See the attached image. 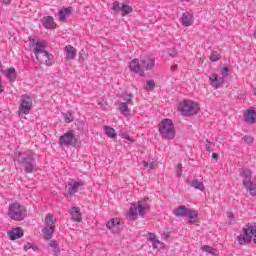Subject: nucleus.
<instances>
[{"instance_id":"nucleus-1","label":"nucleus","mask_w":256,"mask_h":256,"mask_svg":"<svg viewBox=\"0 0 256 256\" xmlns=\"http://www.w3.org/2000/svg\"><path fill=\"white\" fill-rule=\"evenodd\" d=\"M129 67L133 73L145 77V71H151L155 67V58H143L140 63L139 59H134L130 62Z\"/></svg>"},{"instance_id":"nucleus-2","label":"nucleus","mask_w":256,"mask_h":256,"mask_svg":"<svg viewBox=\"0 0 256 256\" xmlns=\"http://www.w3.org/2000/svg\"><path fill=\"white\" fill-rule=\"evenodd\" d=\"M47 45L43 42H37L34 48V54L36 59L42 64L47 65V67H51L53 65V59L55 56L53 54L47 52Z\"/></svg>"},{"instance_id":"nucleus-3","label":"nucleus","mask_w":256,"mask_h":256,"mask_svg":"<svg viewBox=\"0 0 256 256\" xmlns=\"http://www.w3.org/2000/svg\"><path fill=\"white\" fill-rule=\"evenodd\" d=\"M238 245H249L253 243L256 245V224H246L242 229V233L237 237Z\"/></svg>"},{"instance_id":"nucleus-4","label":"nucleus","mask_w":256,"mask_h":256,"mask_svg":"<svg viewBox=\"0 0 256 256\" xmlns=\"http://www.w3.org/2000/svg\"><path fill=\"white\" fill-rule=\"evenodd\" d=\"M158 131L162 139H166L167 141L175 139V124H173V120L170 118H164L160 121Z\"/></svg>"},{"instance_id":"nucleus-5","label":"nucleus","mask_w":256,"mask_h":256,"mask_svg":"<svg viewBox=\"0 0 256 256\" xmlns=\"http://www.w3.org/2000/svg\"><path fill=\"white\" fill-rule=\"evenodd\" d=\"M199 110V104L193 100H183L178 105V111L182 113L183 117H191L193 115H197Z\"/></svg>"},{"instance_id":"nucleus-6","label":"nucleus","mask_w":256,"mask_h":256,"mask_svg":"<svg viewBox=\"0 0 256 256\" xmlns=\"http://www.w3.org/2000/svg\"><path fill=\"white\" fill-rule=\"evenodd\" d=\"M8 217L13 221H23L27 217V209L19 202H14L9 205Z\"/></svg>"},{"instance_id":"nucleus-7","label":"nucleus","mask_w":256,"mask_h":256,"mask_svg":"<svg viewBox=\"0 0 256 256\" xmlns=\"http://www.w3.org/2000/svg\"><path fill=\"white\" fill-rule=\"evenodd\" d=\"M252 173L253 172H251V170L245 169L240 172V177L243 179L242 180L243 187H245V189H247V191H250V195H253V197H255L256 184L253 183V181L251 180Z\"/></svg>"},{"instance_id":"nucleus-8","label":"nucleus","mask_w":256,"mask_h":256,"mask_svg":"<svg viewBox=\"0 0 256 256\" xmlns=\"http://www.w3.org/2000/svg\"><path fill=\"white\" fill-rule=\"evenodd\" d=\"M19 165H24L26 173H33L35 158L31 154L19 153L17 157Z\"/></svg>"},{"instance_id":"nucleus-9","label":"nucleus","mask_w":256,"mask_h":256,"mask_svg":"<svg viewBox=\"0 0 256 256\" xmlns=\"http://www.w3.org/2000/svg\"><path fill=\"white\" fill-rule=\"evenodd\" d=\"M77 143H79V138L75 137V132L73 130H69L64 133L59 138L60 147H77Z\"/></svg>"},{"instance_id":"nucleus-10","label":"nucleus","mask_w":256,"mask_h":256,"mask_svg":"<svg viewBox=\"0 0 256 256\" xmlns=\"http://www.w3.org/2000/svg\"><path fill=\"white\" fill-rule=\"evenodd\" d=\"M33 109V99L29 95H22L18 115H29V111Z\"/></svg>"},{"instance_id":"nucleus-11","label":"nucleus","mask_w":256,"mask_h":256,"mask_svg":"<svg viewBox=\"0 0 256 256\" xmlns=\"http://www.w3.org/2000/svg\"><path fill=\"white\" fill-rule=\"evenodd\" d=\"M46 226L43 230L44 232V239L46 241H51V239H53V233H55V226H54V221H53V215L52 214H48L46 216Z\"/></svg>"},{"instance_id":"nucleus-12","label":"nucleus","mask_w":256,"mask_h":256,"mask_svg":"<svg viewBox=\"0 0 256 256\" xmlns=\"http://www.w3.org/2000/svg\"><path fill=\"white\" fill-rule=\"evenodd\" d=\"M112 11H122V17H127L129 13H133V7L127 4H122V6H119V1H115L112 4Z\"/></svg>"},{"instance_id":"nucleus-13","label":"nucleus","mask_w":256,"mask_h":256,"mask_svg":"<svg viewBox=\"0 0 256 256\" xmlns=\"http://www.w3.org/2000/svg\"><path fill=\"white\" fill-rule=\"evenodd\" d=\"M107 228L112 231V233H121L123 231V224L118 219L112 218L110 219L107 224Z\"/></svg>"},{"instance_id":"nucleus-14","label":"nucleus","mask_w":256,"mask_h":256,"mask_svg":"<svg viewBox=\"0 0 256 256\" xmlns=\"http://www.w3.org/2000/svg\"><path fill=\"white\" fill-rule=\"evenodd\" d=\"M210 85L214 87V89H219L224 83L225 79L220 77L219 74H212L209 77Z\"/></svg>"},{"instance_id":"nucleus-15","label":"nucleus","mask_w":256,"mask_h":256,"mask_svg":"<svg viewBox=\"0 0 256 256\" xmlns=\"http://www.w3.org/2000/svg\"><path fill=\"white\" fill-rule=\"evenodd\" d=\"M73 13V7H63L58 12L59 15V21H62V23H67V15H71Z\"/></svg>"},{"instance_id":"nucleus-16","label":"nucleus","mask_w":256,"mask_h":256,"mask_svg":"<svg viewBox=\"0 0 256 256\" xmlns=\"http://www.w3.org/2000/svg\"><path fill=\"white\" fill-rule=\"evenodd\" d=\"M41 22L45 29H55V27H57L53 16H45L42 18Z\"/></svg>"},{"instance_id":"nucleus-17","label":"nucleus","mask_w":256,"mask_h":256,"mask_svg":"<svg viewBox=\"0 0 256 256\" xmlns=\"http://www.w3.org/2000/svg\"><path fill=\"white\" fill-rule=\"evenodd\" d=\"M10 237V241H17V239H21L24 235V231L21 227H16L8 232Z\"/></svg>"},{"instance_id":"nucleus-18","label":"nucleus","mask_w":256,"mask_h":256,"mask_svg":"<svg viewBox=\"0 0 256 256\" xmlns=\"http://www.w3.org/2000/svg\"><path fill=\"white\" fill-rule=\"evenodd\" d=\"M244 121L253 125L256 123V110L255 109H248L244 114Z\"/></svg>"},{"instance_id":"nucleus-19","label":"nucleus","mask_w":256,"mask_h":256,"mask_svg":"<svg viewBox=\"0 0 256 256\" xmlns=\"http://www.w3.org/2000/svg\"><path fill=\"white\" fill-rule=\"evenodd\" d=\"M127 221H137V203H132L126 215Z\"/></svg>"},{"instance_id":"nucleus-20","label":"nucleus","mask_w":256,"mask_h":256,"mask_svg":"<svg viewBox=\"0 0 256 256\" xmlns=\"http://www.w3.org/2000/svg\"><path fill=\"white\" fill-rule=\"evenodd\" d=\"M65 51H66V61H71L75 59V57H77V49H75V47H73L72 45H67L65 47Z\"/></svg>"},{"instance_id":"nucleus-21","label":"nucleus","mask_w":256,"mask_h":256,"mask_svg":"<svg viewBox=\"0 0 256 256\" xmlns=\"http://www.w3.org/2000/svg\"><path fill=\"white\" fill-rule=\"evenodd\" d=\"M181 21L184 27H189L193 24V16L189 12H185L182 14Z\"/></svg>"},{"instance_id":"nucleus-22","label":"nucleus","mask_w":256,"mask_h":256,"mask_svg":"<svg viewBox=\"0 0 256 256\" xmlns=\"http://www.w3.org/2000/svg\"><path fill=\"white\" fill-rule=\"evenodd\" d=\"M188 211L189 208H187L185 205H180L174 210V215H176V217H187Z\"/></svg>"},{"instance_id":"nucleus-23","label":"nucleus","mask_w":256,"mask_h":256,"mask_svg":"<svg viewBox=\"0 0 256 256\" xmlns=\"http://www.w3.org/2000/svg\"><path fill=\"white\" fill-rule=\"evenodd\" d=\"M147 239L148 241H151L154 249H159V247L161 248V245H163V243L157 239V236H155L154 233H149Z\"/></svg>"},{"instance_id":"nucleus-24","label":"nucleus","mask_w":256,"mask_h":256,"mask_svg":"<svg viewBox=\"0 0 256 256\" xmlns=\"http://www.w3.org/2000/svg\"><path fill=\"white\" fill-rule=\"evenodd\" d=\"M3 73L4 75H6L7 79H9L10 81L17 80V71L15 70L14 67L4 70Z\"/></svg>"},{"instance_id":"nucleus-25","label":"nucleus","mask_w":256,"mask_h":256,"mask_svg":"<svg viewBox=\"0 0 256 256\" xmlns=\"http://www.w3.org/2000/svg\"><path fill=\"white\" fill-rule=\"evenodd\" d=\"M72 219L77 223H81V221L83 220V218L81 217V210H79V207L77 206L72 207Z\"/></svg>"},{"instance_id":"nucleus-26","label":"nucleus","mask_w":256,"mask_h":256,"mask_svg":"<svg viewBox=\"0 0 256 256\" xmlns=\"http://www.w3.org/2000/svg\"><path fill=\"white\" fill-rule=\"evenodd\" d=\"M104 131L110 139H117V132H115V129L111 126L105 125Z\"/></svg>"},{"instance_id":"nucleus-27","label":"nucleus","mask_w":256,"mask_h":256,"mask_svg":"<svg viewBox=\"0 0 256 256\" xmlns=\"http://www.w3.org/2000/svg\"><path fill=\"white\" fill-rule=\"evenodd\" d=\"M85 183L83 182H74L71 187L68 190L69 195H74V193H77L79 191V187H83Z\"/></svg>"},{"instance_id":"nucleus-28","label":"nucleus","mask_w":256,"mask_h":256,"mask_svg":"<svg viewBox=\"0 0 256 256\" xmlns=\"http://www.w3.org/2000/svg\"><path fill=\"white\" fill-rule=\"evenodd\" d=\"M189 185L190 187H194V189H199V191H205V185L203 182L198 181L197 179L192 180Z\"/></svg>"},{"instance_id":"nucleus-29","label":"nucleus","mask_w":256,"mask_h":256,"mask_svg":"<svg viewBox=\"0 0 256 256\" xmlns=\"http://www.w3.org/2000/svg\"><path fill=\"white\" fill-rule=\"evenodd\" d=\"M49 247L53 249V253L55 256L59 255L61 253V249L59 248V243H57V240H51L49 242Z\"/></svg>"},{"instance_id":"nucleus-30","label":"nucleus","mask_w":256,"mask_h":256,"mask_svg":"<svg viewBox=\"0 0 256 256\" xmlns=\"http://www.w3.org/2000/svg\"><path fill=\"white\" fill-rule=\"evenodd\" d=\"M202 251H205V253H209L210 255H213V256L219 255V250H217L209 245L202 246Z\"/></svg>"},{"instance_id":"nucleus-31","label":"nucleus","mask_w":256,"mask_h":256,"mask_svg":"<svg viewBox=\"0 0 256 256\" xmlns=\"http://www.w3.org/2000/svg\"><path fill=\"white\" fill-rule=\"evenodd\" d=\"M136 205H137L138 215L140 217L144 218L145 215H147V212L145 210V206L143 204V201H138Z\"/></svg>"},{"instance_id":"nucleus-32","label":"nucleus","mask_w":256,"mask_h":256,"mask_svg":"<svg viewBox=\"0 0 256 256\" xmlns=\"http://www.w3.org/2000/svg\"><path fill=\"white\" fill-rule=\"evenodd\" d=\"M118 107H119V111L122 115L129 113V105H127V103L119 102Z\"/></svg>"},{"instance_id":"nucleus-33","label":"nucleus","mask_w":256,"mask_h":256,"mask_svg":"<svg viewBox=\"0 0 256 256\" xmlns=\"http://www.w3.org/2000/svg\"><path fill=\"white\" fill-rule=\"evenodd\" d=\"M186 217H188V219H192V220L197 219V217H199V211H197L195 209H188Z\"/></svg>"},{"instance_id":"nucleus-34","label":"nucleus","mask_w":256,"mask_h":256,"mask_svg":"<svg viewBox=\"0 0 256 256\" xmlns=\"http://www.w3.org/2000/svg\"><path fill=\"white\" fill-rule=\"evenodd\" d=\"M143 167H148L149 171H153V169H155V167H157L158 162L157 161H153V162H148V161H143L142 162Z\"/></svg>"},{"instance_id":"nucleus-35","label":"nucleus","mask_w":256,"mask_h":256,"mask_svg":"<svg viewBox=\"0 0 256 256\" xmlns=\"http://www.w3.org/2000/svg\"><path fill=\"white\" fill-rule=\"evenodd\" d=\"M221 59V54H219L217 51H213L210 56V61L212 63H216V61H219Z\"/></svg>"},{"instance_id":"nucleus-36","label":"nucleus","mask_w":256,"mask_h":256,"mask_svg":"<svg viewBox=\"0 0 256 256\" xmlns=\"http://www.w3.org/2000/svg\"><path fill=\"white\" fill-rule=\"evenodd\" d=\"M229 77V67L222 65V78L225 79Z\"/></svg>"},{"instance_id":"nucleus-37","label":"nucleus","mask_w":256,"mask_h":256,"mask_svg":"<svg viewBox=\"0 0 256 256\" xmlns=\"http://www.w3.org/2000/svg\"><path fill=\"white\" fill-rule=\"evenodd\" d=\"M124 101H126L124 102L126 105H133V94H127Z\"/></svg>"},{"instance_id":"nucleus-38","label":"nucleus","mask_w":256,"mask_h":256,"mask_svg":"<svg viewBox=\"0 0 256 256\" xmlns=\"http://www.w3.org/2000/svg\"><path fill=\"white\" fill-rule=\"evenodd\" d=\"M64 121L65 123H73L74 118H73V114H64Z\"/></svg>"},{"instance_id":"nucleus-39","label":"nucleus","mask_w":256,"mask_h":256,"mask_svg":"<svg viewBox=\"0 0 256 256\" xmlns=\"http://www.w3.org/2000/svg\"><path fill=\"white\" fill-rule=\"evenodd\" d=\"M244 143H247L248 145L253 143L255 141V138L253 136L245 135L243 138Z\"/></svg>"},{"instance_id":"nucleus-40","label":"nucleus","mask_w":256,"mask_h":256,"mask_svg":"<svg viewBox=\"0 0 256 256\" xmlns=\"http://www.w3.org/2000/svg\"><path fill=\"white\" fill-rule=\"evenodd\" d=\"M182 174H183V165L181 163H179L176 166V176L181 177Z\"/></svg>"},{"instance_id":"nucleus-41","label":"nucleus","mask_w":256,"mask_h":256,"mask_svg":"<svg viewBox=\"0 0 256 256\" xmlns=\"http://www.w3.org/2000/svg\"><path fill=\"white\" fill-rule=\"evenodd\" d=\"M168 55H170V57H177L178 52L175 48H169L168 49Z\"/></svg>"},{"instance_id":"nucleus-42","label":"nucleus","mask_w":256,"mask_h":256,"mask_svg":"<svg viewBox=\"0 0 256 256\" xmlns=\"http://www.w3.org/2000/svg\"><path fill=\"white\" fill-rule=\"evenodd\" d=\"M146 87H148L151 90L155 89V80H148L146 82Z\"/></svg>"},{"instance_id":"nucleus-43","label":"nucleus","mask_w":256,"mask_h":256,"mask_svg":"<svg viewBox=\"0 0 256 256\" xmlns=\"http://www.w3.org/2000/svg\"><path fill=\"white\" fill-rule=\"evenodd\" d=\"M121 137H122V139H126V141H130V143H133V141H135V140H133V138H131V136H130L129 134H127V133L121 134Z\"/></svg>"},{"instance_id":"nucleus-44","label":"nucleus","mask_w":256,"mask_h":256,"mask_svg":"<svg viewBox=\"0 0 256 256\" xmlns=\"http://www.w3.org/2000/svg\"><path fill=\"white\" fill-rule=\"evenodd\" d=\"M31 247H33V244L28 242L26 245H24V251H29V249H31Z\"/></svg>"},{"instance_id":"nucleus-45","label":"nucleus","mask_w":256,"mask_h":256,"mask_svg":"<svg viewBox=\"0 0 256 256\" xmlns=\"http://www.w3.org/2000/svg\"><path fill=\"white\" fill-rule=\"evenodd\" d=\"M0 3H3V5H11V0H0Z\"/></svg>"},{"instance_id":"nucleus-46","label":"nucleus","mask_w":256,"mask_h":256,"mask_svg":"<svg viewBox=\"0 0 256 256\" xmlns=\"http://www.w3.org/2000/svg\"><path fill=\"white\" fill-rule=\"evenodd\" d=\"M206 151L211 153V152H213V148L209 144H206Z\"/></svg>"},{"instance_id":"nucleus-47","label":"nucleus","mask_w":256,"mask_h":256,"mask_svg":"<svg viewBox=\"0 0 256 256\" xmlns=\"http://www.w3.org/2000/svg\"><path fill=\"white\" fill-rule=\"evenodd\" d=\"M212 159L217 161V159H219V154L218 153H212Z\"/></svg>"},{"instance_id":"nucleus-48","label":"nucleus","mask_w":256,"mask_h":256,"mask_svg":"<svg viewBox=\"0 0 256 256\" xmlns=\"http://www.w3.org/2000/svg\"><path fill=\"white\" fill-rule=\"evenodd\" d=\"M3 91H5V86H3V83L1 82V79H0V93H3Z\"/></svg>"},{"instance_id":"nucleus-49","label":"nucleus","mask_w":256,"mask_h":256,"mask_svg":"<svg viewBox=\"0 0 256 256\" xmlns=\"http://www.w3.org/2000/svg\"><path fill=\"white\" fill-rule=\"evenodd\" d=\"M145 211H151V206L149 204H144Z\"/></svg>"},{"instance_id":"nucleus-50","label":"nucleus","mask_w":256,"mask_h":256,"mask_svg":"<svg viewBox=\"0 0 256 256\" xmlns=\"http://www.w3.org/2000/svg\"><path fill=\"white\" fill-rule=\"evenodd\" d=\"M177 69H178L177 64L171 66V71H172L173 73H175V71H177Z\"/></svg>"},{"instance_id":"nucleus-51","label":"nucleus","mask_w":256,"mask_h":256,"mask_svg":"<svg viewBox=\"0 0 256 256\" xmlns=\"http://www.w3.org/2000/svg\"><path fill=\"white\" fill-rule=\"evenodd\" d=\"M164 239H169L171 237V233L163 234Z\"/></svg>"},{"instance_id":"nucleus-52","label":"nucleus","mask_w":256,"mask_h":256,"mask_svg":"<svg viewBox=\"0 0 256 256\" xmlns=\"http://www.w3.org/2000/svg\"><path fill=\"white\" fill-rule=\"evenodd\" d=\"M30 249H32L33 251H37V249H39V248L35 245H32V247H30Z\"/></svg>"},{"instance_id":"nucleus-53","label":"nucleus","mask_w":256,"mask_h":256,"mask_svg":"<svg viewBox=\"0 0 256 256\" xmlns=\"http://www.w3.org/2000/svg\"><path fill=\"white\" fill-rule=\"evenodd\" d=\"M189 223H190V225H194L195 221L194 220H190Z\"/></svg>"},{"instance_id":"nucleus-54","label":"nucleus","mask_w":256,"mask_h":256,"mask_svg":"<svg viewBox=\"0 0 256 256\" xmlns=\"http://www.w3.org/2000/svg\"><path fill=\"white\" fill-rule=\"evenodd\" d=\"M145 201H149V198H148V197L144 198V202H145Z\"/></svg>"},{"instance_id":"nucleus-55","label":"nucleus","mask_w":256,"mask_h":256,"mask_svg":"<svg viewBox=\"0 0 256 256\" xmlns=\"http://www.w3.org/2000/svg\"><path fill=\"white\" fill-rule=\"evenodd\" d=\"M206 143H211V142L209 141V139H206Z\"/></svg>"}]
</instances>
